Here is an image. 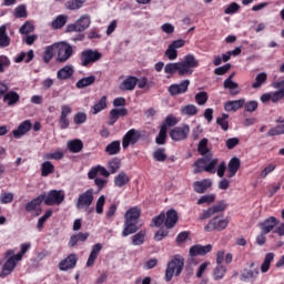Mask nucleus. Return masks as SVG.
Returning a JSON list of instances; mask_svg holds the SVG:
<instances>
[{"label": "nucleus", "mask_w": 284, "mask_h": 284, "mask_svg": "<svg viewBox=\"0 0 284 284\" xmlns=\"http://www.w3.org/2000/svg\"><path fill=\"white\" fill-rule=\"evenodd\" d=\"M128 183H130V176H128L125 172H120L114 178L115 187H124V185H128Z\"/></svg>", "instance_id": "obj_35"}, {"label": "nucleus", "mask_w": 284, "mask_h": 284, "mask_svg": "<svg viewBox=\"0 0 284 284\" xmlns=\"http://www.w3.org/2000/svg\"><path fill=\"white\" fill-rule=\"evenodd\" d=\"M32 130V122L30 120H26L18 125V129L13 130L14 139H21V136H26L28 132Z\"/></svg>", "instance_id": "obj_16"}, {"label": "nucleus", "mask_w": 284, "mask_h": 284, "mask_svg": "<svg viewBox=\"0 0 284 284\" xmlns=\"http://www.w3.org/2000/svg\"><path fill=\"white\" fill-rule=\"evenodd\" d=\"M54 172V164L50 161H45L41 164V174L42 176H50Z\"/></svg>", "instance_id": "obj_45"}, {"label": "nucleus", "mask_w": 284, "mask_h": 284, "mask_svg": "<svg viewBox=\"0 0 284 284\" xmlns=\"http://www.w3.org/2000/svg\"><path fill=\"white\" fill-rule=\"evenodd\" d=\"M101 250H103V244L101 243H97L92 246L87 261V267H92V265H94V262L99 258V254H101Z\"/></svg>", "instance_id": "obj_20"}, {"label": "nucleus", "mask_w": 284, "mask_h": 284, "mask_svg": "<svg viewBox=\"0 0 284 284\" xmlns=\"http://www.w3.org/2000/svg\"><path fill=\"white\" fill-rule=\"evenodd\" d=\"M16 19H26L28 18V10L26 9V4H20L14 9Z\"/></svg>", "instance_id": "obj_53"}, {"label": "nucleus", "mask_w": 284, "mask_h": 284, "mask_svg": "<svg viewBox=\"0 0 284 284\" xmlns=\"http://www.w3.org/2000/svg\"><path fill=\"white\" fill-rule=\"evenodd\" d=\"M139 139H141V132L135 129L129 130L123 136L122 148L125 150L126 148H130V145H134L138 143Z\"/></svg>", "instance_id": "obj_13"}, {"label": "nucleus", "mask_w": 284, "mask_h": 284, "mask_svg": "<svg viewBox=\"0 0 284 284\" xmlns=\"http://www.w3.org/2000/svg\"><path fill=\"white\" fill-rule=\"evenodd\" d=\"M225 272H227V268L223 264H217L213 271V278L215 281H221V278L225 276Z\"/></svg>", "instance_id": "obj_46"}, {"label": "nucleus", "mask_w": 284, "mask_h": 284, "mask_svg": "<svg viewBox=\"0 0 284 284\" xmlns=\"http://www.w3.org/2000/svg\"><path fill=\"white\" fill-rule=\"evenodd\" d=\"M32 247L30 242L22 243L20 245V252L14 254V250L10 248L4 253V263L1 268L0 278H6V276H10L19 265L20 261H23V255L28 253V251Z\"/></svg>", "instance_id": "obj_1"}, {"label": "nucleus", "mask_w": 284, "mask_h": 284, "mask_svg": "<svg viewBox=\"0 0 284 284\" xmlns=\"http://www.w3.org/2000/svg\"><path fill=\"white\" fill-rule=\"evenodd\" d=\"M195 101L197 105H205L207 103V93L205 92H200L195 95Z\"/></svg>", "instance_id": "obj_64"}, {"label": "nucleus", "mask_w": 284, "mask_h": 284, "mask_svg": "<svg viewBox=\"0 0 284 284\" xmlns=\"http://www.w3.org/2000/svg\"><path fill=\"white\" fill-rule=\"evenodd\" d=\"M258 268H255V270H247L245 268L242 273V278L244 281H256V278H258Z\"/></svg>", "instance_id": "obj_42"}, {"label": "nucleus", "mask_w": 284, "mask_h": 284, "mask_svg": "<svg viewBox=\"0 0 284 284\" xmlns=\"http://www.w3.org/2000/svg\"><path fill=\"white\" fill-rule=\"evenodd\" d=\"M141 230V224L139 222H132L130 220H124V226L122 231V236H130L131 234H136Z\"/></svg>", "instance_id": "obj_18"}, {"label": "nucleus", "mask_w": 284, "mask_h": 284, "mask_svg": "<svg viewBox=\"0 0 284 284\" xmlns=\"http://www.w3.org/2000/svg\"><path fill=\"white\" fill-rule=\"evenodd\" d=\"M50 216H52V210H47L45 213L43 214V216H41L38 220L37 227H38L39 232H41L43 230V225H44L45 221H48L50 219Z\"/></svg>", "instance_id": "obj_58"}, {"label": "nucleus", "mask_w": 284, "mask_h": 284, "mask_svg": "<svg viewBox=\"0 0 284 284\" xmlns=\"http://www.w3.org/2000/svg\"><path fill=\"white\" fill-rule=\"evenodd\" d=\"M77 254L72 253L59 263V270L61 272H68V270H74L77 267Z\"/></svg>", "instance_id": "obj_15"}, {"label": "nucleus", "mask_w": 284, "mask_h": 284, "mask_svg": "<svg viewBox=\"0 0 284 284\" xmlns=\"http://www.w3.org/2000/svg\"><path fill=\"white\" fill-rule=\"evenodd\" d=\"M190 88V80H183L180 83H174L169 87V93L171 97H179V94H185Z\"/></svg>", "instance_id": "obj_14"}, {"label": "nucleus", "mask_w": 284, "mask_h": 284, "mask_svg": "<svg viewBox=\"0 0 284 284\" xmlns=\"http://www.w3.org/2000/svg\"><path fill=\"white\" fill-rule=\"evenodd\" d=\"M183 45H185V40H174L171 44H169L164 55L169 59V61H176L179 58V52L176 50L183 48Z\"/></svg>", "instance_id": "obj_11"}, {"label": "nucleus", "mask_w": 284, "mask_h": 284, "mask_svg": "<svg viewBox=\"0 0 284 284\" xmlns=\"http://www.w3.org/2000/svg\"><path fill=\"white\" fill-rule=\"evenodd\" d=\"M43 199H45L44 193L38 195L36 199L28 202L27 205H26V211L27 212H34V210H37V207H39V205H41V203H43Z\"/></svg>", "instance_id": "obj_29"}, {"label": "nucleus", "mask_w": 284, "mask_h": 284, "mask_svg": "<svg viewBox=\"0 0 284 284\" xmlns=\"http://www.w3.org/2000/svg\"><path fill=\"white\" fill-rule=\"evenodd\" d=\"M108 108V97L103 95L93 106L92 114H99V112H103Z\"/></svg>", "instance_id": "obj_34"}, {"label": "nucleus", "mask_w": 284, "mask_h": 284, "mask_svg": "<svg viewBox=\"0 0 284 284\" xmlns=\"http://www.w3.org/2000/svg\"><path fill=\"white\" fill-rule=\"evenodd\" d=\"M90 16H81L74 23L67 26V32H85L90 28Z\"/></svg>", "instance_id": "obj_6"}, {"label": "nucleus", "mask_w": 284, "mask_h": 284, "mask_svg": "<svg viewBox=\"0 0 284 284\" xmlns=\"http://www.w3.org/2000/svg\"><path fill=\"white\" fill-rule=\"evenodd\" d=\"M219 159H212V153H209L205 158L199 159L194 163V174H201V172H209L210 174H216V165Z\"/></svg>", "instance_id": "obj_2"}, {"label": "nucleus", "mask_w": 284, "mask_h": 284, "mask_svg": "<svg viewBox=\"0 0 284 284\" xmlns=\"http://www.w3.org/2000/svg\"><path fill=\"white\" fill-rule=\"evenodd\" d=\"M153 159L154 161H158L160 163L168 161V154H165V149H156L153 152Z\"/></svg>", "instance_id": "obj_51"}, {"label": "nucleus", "mask_w": 284, "mask_h": 284, "mask_svg": "<svg viewBox=\"0 0 284 284\" xmlns=\"http://www.w3.org/2000/svg\"><path fill=\"white\" fill-rule=\"evenodd\" d=\"M230 225V221L223 216H215L204 226L206 232H223Z\"/></svg>", "instance_id": "obj_8"}, {"label": "nucleus", "mask_w": 284, "mask_h": 284, "mask_svg": "<svg viewBox=\"0 0 284 284\" xmlns=\"http://www.w3.org/2000/svg\"><path fill=\"white\" fill-rule=\"evenodd\" d=\"M274 170H276V164L271 163V164L266 165L260 174L261 179H266V176L268 174H272V172H274Z\"/></svg>", "instance_id": "obj_63"}, {"label": "nucleus", "mask_w": 284, "mask_h": 284, "mask_svg": "<svg viewBox=\"0 0 284 284\" xmlns=\"http://www.w3.org/2000/svg\"><path fill=\"white\" fill-rule=\"evenodd\" d=\"M165 139H168V129L165 126H161L159 135L155 138V143L158 145H164Z\"/></svg>", "instance_id": "obj_52"}, {"label": "nucleus", "mask_w": 284, "mask_h": 284, "mask_svg": "<svg viewBox=\"0 0 284 284\" xmlns=\"http://www.w3.org/2000/svg\"><path fill=\"white\" fill-rule=\"evenodd\" d=\"M8 45H10V38L6 24H2L0 27V48H8Z\"/></svg>", "instance_id": "obj_36"}, {"label": "nucleus", "mask_w": 284, "mask_h": 284, "mask_svg": "<svg viewBox=\"0 0 284 284\" xmlns=\"http://www.w3.org/2000/svg\"><path fill=\"white\" fill-rule=\"evenodd\" d=\"M234 73H232L226 80H224V89L230 91V94L236 97V94H241V89L239 88V83L234 82L232 79Z\"/></svg>", "instance_id": "obj_22"}, {"label": "nucleus", "mask_w": 284, "mask_h": 284, "mask_svg": "<svg viewBox=\"0 0 284 284\" xmlns=\"http://www.w3.org/2000/svg\"><path fill=\"white\" fill-rule=\"evenodd\" d=\"M194 191L197 194H205L209 187H212V180H202L194 183Z\"/></svg>", "instance_id": "obj_28"}, {"label": "nucleus", "mask_w": 284, "mask_h": 284, "mask_svg": "<svg viewBox=\"0 0 284 284\" xmlns=\"http://www.w3.org/2000/svg\"><path fill=\"white\" fill-rule=\"evenodd\" d=\"M212 252V244H206V245H193L190 248V256H205V254H210Z\"/></svg>", "instance_id": "obj_19"}, {"label": "nucleus", "mask_w": 284, "mask_h": 284, "mask_svg": "<svg viewBox=\"0 0 284 284\" xmlns=\"http://www.w3.org/2000/svg\"><path fill=\"white\" fill-rule=\"evenodd\" d=\"M94 81H97V77L94 75L82 78L75 83V88H78V90H83V88H90V85H92Z\"/></svg>", "instance_id": "obj_32"}, {"label": "nucleus", "mask_w": 284, "mask_h": 284, "mask_svg": "<svg viewBox=\"0 0 284 284\" xmlns=\"http://www.w3.org/2000/svg\"><path fill=\"white\" fill-rule=\"evenodd\" d=\"M265 81H267V73L261 72L255 77V82L252 84V88L254 90H258V88H261Z\"/></svg>", "instance_id": "obj_47"}, {"label": "nucleus", "mask_w": 284, "mask_h": 284, "mask_svg": "<svg viewBox=\"0 0 284 284\" xmlns=\"http://www.w3.org/2000/svg\"><path fill=\"white\" fill-rule=\"evenodd\" d=\"M85 0H69L65 2L67 10H81Z\"/></svg>", "instance_id": "obj_44"}, {"label": "nucleus", "mask_w": 284, "mask_h": 284, "mask_svg": "<svg viewBox=\"0 0 284 284\" xmlns=\"http://www.w3.org/2000/svg\"><path fill=\"white\" fill-rule=\"evenodd\" d=\"M19 32L20 34H30V32H34V24L32 21H26L19 29Z\"/></svg>", "instance_id": "obj_57"}, {"label": "nucleus", "mask_w": 284, "mask_h": 284, "mask_svg": "<svg viewBox=\"0 0 284 284\" xmlns=\"http://www.w3.org/2000/svg\"><path fill=\"white\" fill-rule=\"evenodd\" d=\"M106 154L110 156H114V154H119L121 152V142L119 141H113L105 148Z\"/></svg>", "instance_id": "obj_39"}, {"label": "nucleus", "mask_w": 284, "mask_h": 284, "mask_svg": "<svg viewBox=\"0 0 284 284\" xmlns=\"http://www.w3.org/2000/svg\"><path fill=\"white\" fill-rule=\"evenodd\" d=\"M103 205H105V195H101L95 203L97 214H103Z\"/></svg>", "instance_id": "obj_62"}, {"label": "nucleus", "mask_w": 284, "mask_h": 284, "mask_svg": "<svg viewBox=\"0 0 284 284\" xmlns=\"http://www.w3.org/2000/svg\"><path fill=\"white\" fill-rule=\"evenodd\" d=\"M85 121H88V114H85V112H78L73 116V122L75 125H83Z\"/></svg>", "instance_id": "obj_59"}, {"label": "nucleus", "mask_w": 284, "mask_h": 284, "mask_svg": "<svg viewBox=\"0 0 284 284\" xmlns=\"http://www.w3.org/2000/svg\"><path fill=\"white\" fill-rule=\"evenodd\" d=\"M145 236H148V232L146 231H140L136 234H134L131 237L132 241V245L139 246V245H143V243H145Z\"/></svg>", "instance_id": "obj_37"}, {"label": "nucleus", "mask_w": 284, "mask_h": 284, "mask_svg": "<svg viewBox=\"0 0 284 284\" xmlns=\"http://www.w3.org/2000/svg\"><path fill=\"white\" fill-rule=\"evenodd\" d=\"M278 219L274 216L267 217L264 222L260 224V229L264 234H270V232H274L276 225H278Z\"/></svg>", "instance_id": "obj_17"}, {"label": "nucleus", "mask_w": 284, "mask_h": 284, "mask_svg": "<svg viewBox=\"0 0 284 284\" xmlns=\"http://www.w3.org/2000/svg\"><path fill=\"white\" fill-rule=\"evenodd\" d=\"M199 109L194 104H187L181 108V114L183 116H196Z\"/></svg>", "instance_id": "obj_38"}, {"label": "nucleus", "mask_w": 284, "mask_h": 284, "mask_svg": "<svg viewBox=\"0 0 284 284\" xmlns=\"http://www.w3.org/2000/svg\"><path fill=\"white\" fill-rule=\"evenodd\" d=\"M178 221H179V214L176 213V211L174 209L169 210L164 219V225L166 230H172V227L176 225Z\"/></svg>", "instance_id": "obj_23"}, {"label": "nucleus", "mask_w": 284, "mask_h": 284, "mask_svg": "<svg viewBox=\"0 0 284 284\" xmlns=\"http://www.w3.org/2000/svg\"><path fill=\"white\" fill-rule=\"evenodd\" d=\"M55 52L58 54L57 61L59 63H65L72 57V45L64 42L55 43Z\"/></svg>", "instance_id": "obj_9"}, {"label": "nucleus", "mask_w": 284, "mask_h": 284, "mask_svg": "<svg viewBox=\"0 0 284 284\" xmlns=\"http://www.w3.org/2000/svg\"><path fill=\"white\" fill-rule=\"evenodd\" d=\"M184 265L185 262L181 257H174L171 262H169L165 271V281L170 283L174 276H180L183 272Z\"/></svg>", "instance_id": "obj_4"}, {"label": "nucleus", "mask_w": 284, "mask_h": 284, "mask_svg": "<svg viewBox=\"0 0 284 284\" xmlns=\"http://www.w3.org/2000/svg\"><path fill=\"white\" fill-rule=\"evenodd\" d=\"M54 52H57V43L52 45H48L44 49V53H43L44 63H50V61H52V57H54Z\"/></svg>", "instance_id": "obj_40"}, {"label": "nucleus", "mask_w": 284, "mask_h": 284, "mask_svg": "<svg viewBox=\"0 0 284 284\" xmlns=\"http://www.w3.org/2000/svg\"><path fill=\"white\" fill-rule=\"evenodd\" d=\"M136 83H139V79L136 77L129 75L120 84V90L123 92L132 91L136 88Z\"/></svg>", "instance_id": "obj_24"}, {"label": "nucleus", "mask_w": 284, "mask_h": 284, "mask_svg": "<svg viewBox=\"0 0 284 284\" xmlns=\"http://www.w3.org/2000/svg\"><path fill=\"white\" fill-rule=\"evenodd\" d=\"M140 217H141V209L134 206L126 211L124 215V221H132V222L139 223Z\"/></svg>", "instance_id": "obj_27"}, {"label": "nucleus", "mask_w": 284, "mask_h": 284, "mask_svg": "<svg viewBox=\"0 0 284 284\" xmlns=\"http://www.w3.org/2000/svg\"><path fill=\"white\" fill-rule=\"evenodd\" d=\"M94 202V189H88L78 196L75 207L77 210H88Z\"/></svg>", "instance_id": "obj_5"}, {"label": "nucleus", "mask_w": 284, "mask_h": 284, "mask_svg": "<svg viewBox=\"0 0 284 284\" xmlns=\"http://www.w3.org/2000/svg\"><path fill=\"white\" fill-rule=\"evenodd\" d=\"M216 199V196H214V194H210V195H203L197 200V205H210L211 203H214V200Z\"/></svg>", "instance_id": "obj_60"}, {"label": "nucleus", "mask_w": 284, "mask_h": 284, "mask_svg": "<svg viewBox=\"0 0 284 284\" xmlns=\"http://www.w3.org/2000/svg\"><path fill=\"white\" fill-rule=\"evenodd\" d=\"M187 134H190V125L187 124L175 126L170 132L172 141H185V139H187Z\"/></svg>", "instance_id": "obj_12"}, {"label": "nucleus", "mask_w": 284, "mask_h": 284, "mask_svg": "<svg viewBox=\"0 0 284 284\" xmlns=\"http://www.w3.org/2000/svg\"><path fill=\"white\" fill-rule=\"evenodd\" d=\"M68 23V17L65 16H58L53 21H52V28L54 30H59L63 28Z\"/></svg>", "instance_id": "obj_48"}, {"label": "nucleus", "mask_w": 284, "mask_h": 284, "mask_svg": "<svg viewBox=\"0 0 284 284\" xmlns=\"http://www.w3.org/2000/svg\"><path fill=\"white\" fill-rule=\"evenodd\" d=\"M272 261H274V253H267L261 265L262 274H266V272H270V265H272Z\"/></svg>", "instance_id": "obj_41"}, {"label": "nucleus", "mask_w": 284, "mask_h": 284, "mask_svg": "<svg viewBox=\"0 0 284 284\" xmlns=\"http://www.w3.org/2000/svg\"><path fill=\"white\" fill-rule=\"evenodd\" d=\"M165 74H179V62H170L164 67Z\"/></svg>", "instance_id": "obj_56"}, {"label": "nucleus", "mask_w": 284, "mask_h": 284, "mask_svg": "<svg viewBox=\"0 0 284 284\" xmlns=\"http://www.w3.org/2000/svg\"><path fill=\"white\" fill-rule=\"evenodd\" d=\"M44 194V205H61L65 201V193L59 190H51Z\"/></svg>", "instance_id": "obj_7"}, {"label": "nucleus", "mask_w": 284, "mask_h": 284, "mask_svg": "<svg viewBox=\"0 0 284 284\" xmlns=\"http://www.w3.org/2000/svg\"><path fill=\"white\" fill-rule=\"evenodd\" d=\"M176 123H179V119H176V116L170 114L165 118L161 128H165L168 131V128H174V125H176Z\"/></svg>", "instance_id": "obj_54"}, {"label": "nucleus", "mask_w": 284, "mask_h": 284, "mask_svg": "<svg viewBox=\"0 0 284 284\" xmlns=\"http://www.w3.org/2000/svg\"><path fill=\"white\" fill-rule=\"evenodd\" d=\"M20 99H21V97L19 95V93H17L14 91H8L3 97V101L8 105H14V104L19 103Z\"/></svg>", "instance_id": "obj_30"}, {"label": "nucleus", "mask_w": 284, "mask_h": 284, "mask_svg": "<svg viewBox=\"0 0 284 284\" xmlns=\"http://www.w3.org/2000/svg\"><path fill=\"white\" fill-rule=\"evenodd\" d=\"M108 169L110 170L111 174H116L118 170H121V160L120 159H113L109 162Z\"/></svg>", "instance_id": "obj_55"}, {"label": "nucleus", "mask_w": 284, "mask_h": 284, "mask_svg": "<svg viewBox=\"0 0 284 284\" xmlns=\"http://www.w3.org/2000/svg\"><path fill=\"white\" fill-rule=\"evenodd\" d=\"M242 105H245L244 99L227 101L226 103H224V110L226 112H236L237 110H241Z\"/></svg>", "instance_id": "obj_26"}, {"label": "nucleus", "mask_w": 284, "mask_h": 284, "mask_svg": "<svg viewBox=\"0 0 284 284\" xmlns=\"http://www.w3.org/2000/svg\"><path fill=\"white\" fill-rule=\"evenodd\" d=\"M74 74V67L72 64H67L57 72V77L60 81H65V79H70Z\"/></svg>", "instance_id": "obj_25"}, {"label": "nucleus", "mask_w": 284, "mask_h": 284, "mask_svg": "<svg viewBox=\"0 0 284 284\" xmlns=\"http://www.w3.org/2000/svg\"><path fill=\"white\" fill-rule=\"evenodd\" d=\"M197 152L202 155V156H207V154H212V152H210V148H207V138H203L199 144H197Z\"/></svg>", "instance_id": "obj_43"}, {"label": "nucleus", "mask_w": 284, "mask_h": 284, "mask_svg": "<svg viewBox=\"0 0 284 284\" xmlns=\"http://www.w3.org/2000/svg\"><path fill=\"white\" fill-rule=\"evenodd\" d=\"M278 134H284V124H278L271 129L267 133L268 136H278Z\"/></svg>", "instance_id": "obj_61"}, {"label": "nucleus", "mask_w": 284, "mask_h": 284, "mask_svg": "<svg viewBox=\"0 0 284 284\" xmlns=\"http://www.w3.org/2000/svg\"><path fill=\"white\" fill-rule=\"evenodd\" d=\"M239 168H241V160L239 158H232L229 162L230 179H232V176H236Z\"/></svg>", "instance_id": "obj_33"}, {"label": "nucleus", "mask_w": 284, "mask_h": 284, "mask_svg": "<svg viewBox=\"0 0 284 284\" xmlns=\"http://www.w3.org/2000/svg\"><path fill=\"white\" fill-rule=\"evenodd\" d=\"M103 55L99 51H94L92 49H88L81 52V65L88 68L90 63H97Z\"/></svg>", "instance_id": "obj_10"}, {"label": "nucleus", "mask_w": 284, "mask_h": 284, "mask_svg": "<svg viewBox=\"0 0 284 284\" xmlns=\"http://www.w3.org/2000/svg\"><path fill=\"white\" fill-rule=\"evenodd\" d=\"M120 116H128V109L125 108H114L110 111L109 125H114L119 121Z\"/></svg>", "instance_id": "obj_21"}, {"label": "nucleus", "mask_w": 284, "mask_h": 284, "mask_svg": "<svg viewBox=\"0 0 284 284\" xmlns=\"http://www.w3.org/2000/svg\"><path fill=\"white\" fill-rule=\"evenodd\" d=\"M63 156H64L63 151H54V152L45 153L43 155V159L45 161H50V160L61 161V159H63Z\"/></svg>", "instance_id": "obj_50"}, {"label": "nucleus", "mask_w": 284, "mask_h": 284, "mask_svg": "<svg viewBox=\"0 0 284 284\" xmlns=\"http://www.w3.org/2000/svg\"><path fill=\"white\" fill-rule=\"evenodd\" d=\"M68 150H70L73 154H79L83 150V142L79 139L71 140L67 143Z\"/></svg>", "instance_id": "obj_31"}, {"label": "nucleus", "mask_w": 284, "mask_h": 284, "mask_svg": "<svg viewBox=\"0 0 284 284\" xmlns=\"http://www.w3.org/2000/svg\"><path fill=\"white\" fill-rule=\"evenodd\" d=\"M227 119H230V115L226 113L222 114V116L216 119L217 125H220V128H222L224 132H227V130H230V123L227 122Z\"/></svg>", "instance_id": "obj_49"}, {"label": "nucleus", "mask_w": 284, "mask_h": 284, "mask_svg": "<svg viewBox=\"0 0 284 284\" xmlns=\"http://www.w3.org/2000/svg\"><path fill=\"white\" fill-rule=\"evenodd\" d=\"M199 65V61L194 54L184 55L183 60L178 62L179 75L187 77L194 72V68Z\"/></svg>", "instance_id": "obj_3"}]
</instances>
